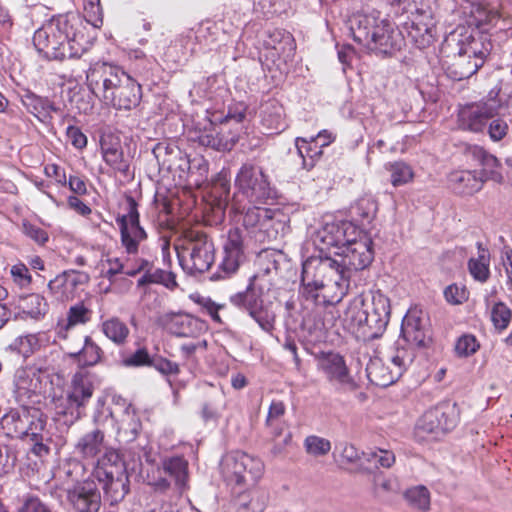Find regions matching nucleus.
<instances>
[{
    "instance_id": "nucleus-32",
    "label": "nucleus",
    "mask_w": 512,
    "mask_h": 512,
    "mask_svg": "<svg viewBox=\"0 0 512 512\" xmlns=\"http://www.w3.org/2000/svg\"><path fill=\"white\" fill-rule=\"evenodd\" d=\"M92 311L88 309L82 302L72 305L68 312L67 317L62 319L57 324L58 336L61 338L67 337V332L77 326L84 325L90 321Z\"/></svg>"
},
{
    "instance_id": "nucleus-64",
    "label": "nucleus",
    "mask_w": 512,
    "mask_h": 512,
    "mask_svg": "<svg viewBox=\"0 0 512 512\" xmlns=\"http://www.w3.org/2000/svg\"><path fill=\"white\" fill-rule=\"evenodd\" d=\"M19 512H52L38 497H27Z\"/></svg>"
},
{
    "instance_id": "nucleus-54",
    "label": "nucleus",
    "mask_w": 512,
    "mask_h": 512,
    "mask_svg": "<svg viewBox=\"0 0 512 512\" xmlns=\"http://www.w3.org/2000/svg\"><path fill=\"white\" fill-rule=\"evenodd\" d=\"M480 344L472 334H464L458 338L455 344V352L459 357H469L477 352Z\"/></svg>"
},
{
    "instance_id": "nucleus-11",
    "label": "nucleus",
    "mask_w": 512,
    "mask_h": 512,
    "mask_svg": "<svg viewBox=\"0 0 512 512\" xmlns=\"http://www.w3.org/2000/svg\"><path fill=\"white\" fill-rule=\"evenodd\" d=\"M334 261L341 276L350 282L353 273L369 267L374 259L372 240L361 231V236L335 251Z\"/></svg>"
},
{
    "instance_id": "nucleus-36",
    "label": "nucleus",
    "mask_w": 512,
    "mask_h": 512,
    "mask_svg": "<svg viewBox=\"0 0 512 512\" xmlns=\"http://www.w3.org/2000/svg\"><path fill=\"white\" fill-rule=\"evenodd\" d=\"M368 302L363 295L355 296L344 311L343 321L349 329L360 333L363 320L367 319L365 315Z\"/></svg>"
},
{
    "instance_id": "nucleus-56",
    "label": "nucleus",
    "mask_w": 512,
    "mask_h": 512,
    "mask_svg": "<svg viewBox=\"0 0 512 512\" xmlns=\"http://www.w3.org/2000/svg\"><path fill=\"white\" fill-rule=\"evenodd\" d=\"M365 455L367 461L377 467L390 468L395 462V455L390 450L377 449Z\"/></svg>"
},
{
    "instance_id": "nucleus-50",
    "label": "nucleus",
    "mask_w": 512,
    "mask_h": 512,
    "mask_svg": "<svg viewBox=\"0 0 512 512\" xmlns=\"http://www.w3.org/2000/svg\"><path fill=\"white\" fill-rule=\"evenodd\" d=\"M407 502L419 510L426 511L430 506V493L424 486H417L405 492Z\"/></svg>"
},
{
    "instance_id": "nucleus-18",
    "label": "nucleus",
    "mask_w": 512,
    "mask_h": 512,
    "mask_svg": "<svg viewBox=\"0 0 512 512\" xmlns=\"http://www.w3.org/2000/svg\"><path fill=\"white\" fill-rule=\"evenodd\" d=\"M461 30L464 32L458 33V30H456L446 38L447 46L450 47L455 44L459 51L473 59H479L481 64L484 65L492 50L491 40L485 34L479 32L473 34L464 28Z\"/></svg>"
},
{
    "instance_id": "nucleus-12",
    "label": "nucleus",
    "mask_w": 512,
    "mask_h": 512,
    "mask_svg": "<svg viewBox=\"0 0 512 512\" xmlns=\"http://www.w3.org/2000/svg\"><path fill=\"white\" fill-rule=\"evenodd\" d=\"M460 411L457 403L442 401L428 409L416 424L418 435H431L436 439L452 431L458 424Z\"/></svg>"
},
{
    "instance_id": "nucleus-29",
    "label": "nucleus",
    "mask_w": 512,
    "mask_h": 512,
    "mask_svg": "<svg viewBox=\"0 0 512 512\" xmlns=\"http://www.w3.org/2000/svg\"><path fill=\"white\" fill-rule=\"evenodd\" d=\"M97 481L101 484L104 498L110 505L121 502L130 490V481L127 472Z\"/></svg>"
},
{
    "instance_id": "nucleus-3",
    "label": "nucleus",
    "mask_w": 512,
    "mask_h": 512,
    "mask_svg": "<svg viewBox=\"0 0 512 512\" xmlns=\"http://www.w3.org/2000/svg\"><path fill=\"white\" fill-rule=\"evenodd\" d=\"M272 266L268 265L255 273L249 278L245 290L229 297V302L233 306L246 312L268 334L274 331L276 321V313L270 299L277 274L275 261Z\"/></svg>"
},
{
    "instance_id": "nucleus-26",
    "label": "nucleus",
    "mask_w": 512,
    "mask_h": 512,
    "mask_svg": "<svg viewBox=\"0 0 512 512\" xmlns=\"http://www.w3.org/2000/svg\"><path fill=\"white\" fill-rule=\"evenodd\" d=\"M407 37L417 48L424 49L434 40L431 21L425 22L422 15H416L403 25Z\"/></svg>"
},
{
    "instance_id": "nucleus-8",
    "label": "nucleus",
    "mask_w": 512,
    "mask_h": 512,
    "mask_svg": "<svg viewBox=\"0 0 512 512\" xmlns=\"http://www.w3.org/2000/svg\"><path fill=\"white\" fill-rule=\"evenodd\" d=\"M176 249L182 268L191 275L208 271L215 261L214 244L203 232H187Z\"/></svg>"
},
{
    "instance_id": "nucleus-30",
    "label": "nucleus",
    "mask_w": 512,
    "mask_h": 512,
    "mask_svg": "<svg viewBox=\"0 0 512 512\" xmlns=\"http://www.w3.org/2000/svg\"><path fill=\"white\" fill-rule=\"evenodd\" d=\"M105 434L96 428L85 433L75 445V452L84 459H94L102 450H105Z\"/></svg>"
},
{
    "instance_id": "nucleus-43",
    "label": "nucleus",
    "mask_w": 512,
    "mask_h": 512,
    "mask_svg": "<svg viewBox=\"0 0 512 512\" xmlns=\"http://www.w3.org/2000/svg\"><path fill=\"white\" fill-rule=\"evenodd\" d=\"M259 204H245L243 211L233 210L235 213L243 214L242 223L246 228H254L257 226H264L265 222L272 219L271 211L266 208H261Z\"/></svg>"
},
{
    "instance_id": "nucleus-16",
    "label": "nucleus",
    "mask_w": 512,
    "mask_h": 512,
    "mask_svg": "<svg viewBox=\"0 0 512 512\" xmlns=\"http://www.w3.org/2000/svg\"><path fill=\"white\" fill-rule=\"evenodd\" d=\"M499 108L500 104L495 99L466 104L458 110L457 125L463 131L481 133L488 121L498 114Z\"/></svg>"
},
{
    "instance_id": "nucleus-19",
    "label": "nucleus",
    "mask_w": 512,
    "mask_h": 512,
    "mask_svg": "<svg viewBox=\"0 0 512 512\" xmlns=\"http://www.w3.org/2000/svg\"><path fill=\"white\" fill-rule=\"evenodd\" d=\"M359 236H361V230L347 220L326 222L317 232V239L325 248L334 247L337 251Z\"/></svg>"
},
{
    "instance_id": "nucleus-24",
    "label": "nucleus",
    "mask_w": 512,
    "mask_h": 512,
    "mask_svg": "<svg viewBox=\"0 0 512 512\" xmlns=\"http://www.w3.org/2000/svg\"><path fill=\"white\" fill-rule=\"evenodd\" d=\"M14 387L18 401L30 399L40 393V376L33 368H19L14 375Z\"/></svg>"
},
{
    "instance_id": "nucleus-2",
    "label": "nucleus",
    "mask_w": 512,
    "mask_h": 512,
    "mask_svg": "<svg viewBox=\"0 0 512 512\" xmlns=\"http://www.w3.org/2000/svg\"><path fill=\"white\" fill-rule=\"evenodd\" d=\"M86 81L96 97L118 110H131L141 101L140 84L117 65L106 62L91 65Z\"/></svg>"
},
{
    "instance_id": "nucleus-20",
    "label": "nucleus",
    "mask_w": 512,
    "mask_h": 512,
    "mask_svg": "<svg viewBox=\"0 0 512 512\" xmlns=\"http://www.w3.org/2000/svg\"><path fill=\"white\" fill-rule=\"evenodd\" d=\"M401 335L410 345L425 347L431 341L428 329V318L419 308L407 311L401 324Z\"/></svg>"
},
{
    "instance_id": "nucleus-48",
    "label": "nucleus",
    "mask_w": 512,
    "mask_h": 512,
    "mask_svg": "<svg viewBox=\"0 0 512 512\" xmlns=\"http://www.w3.org/2000/svg\"><path fill=\"white\" fill-rule=\"evenodd\" d=\"M286 407L282 401L274 400L271 402L266 417V426L271 429V433L277 437L282 433L281 418L284 416Z\"/></svg>"
},
{
    "instance_id": "nucleus-39",
    "label": "nucleus",
    "mask_w": 512,
    "mask_h": 512,
    "mask_svg": "<svg viewBox=\"0 0 512 512\" xmlns=\"http://www.w3.org/2000/svg\"><path fill=\"white\" fill-rule=\"evenodd\" d=\"M75 23L72 24V33L69 32L67 41H63V44L59 47L60 52L62 51L64 56L62 58H52V61H64L67 59H79L86 51L83 41L84 35L77 31Z\"/></svg>"
},
{
    "instance_id": "nucleus-35",
    "label": "nucleus",
    "mask_w": 512,
    "mask_h": 512,
    "mask_svg": "<svg viewBox=\"0 0 512 512\" xmlns=\"http://www.w3.org/2000/svg\"><path fill=\"white\" fill-rule=\"evenodd\" d=\"M103 350L90 336L84 337L81 349L69 352V356L80 366L90 367L101 361Z\"/></svg>"
},
{
    "instance_id": "nucleus-23",
    "label": "nucleus",
    "mask_w": 512,
    "mask_h": 512,
    "mask_svg": "<svg viewBox=\"0 0 512 512\" xmlns=\"http://www.w3.org/2000/svg\"><path fill=\"white\" fill-rule=\"evenodd\" d=\"M127 472L126 465L120 453L114 448H105L104 453L96 460L93 475L97 480L118 476Z\"/></svg>"
},
{
    "instance_id": "nucleus-37",
    "label": "nucleus",
    "mask_w": 512,
    "mask_h": 512,
    "mask_svg": "<svg viewBox=\"0 0 512 512\" xmlns=\"http://www.w3.org/2000/svg\"><path fill=\"white\" fill-rule=\"evenodd\" d=\"M378 205L372 196H363L355 201L350 207L351 217L365 226L370 224L376 217Z\"/></svg>"
},
{
    "instance_id": "nucleus-45",
    "label": "nucleus",
    "mask_w": 512,
    "mask_h": 512,
    "mask_svg": "<svg viewBox=\"0 0 512 512\" xmlns=\"http://www.w3.org/2000/svg\"><path fill=\"white\" fill-rule=\"evenodd\" d=\"M101 331L108 339L117 345L124 344L129 335V328L117 317L105 320L101 325Z\"/></svg>"
},
{
    "instance_id": "nucleus-63",
    "label": "nucleus",
    "mask_w": 512,
    "mask_h": 512,
    "mask_svg": "<svg viewBox=\"0 0 512 512\" xmlns=\"http://www.w3.org/2000/svg\"><path fill=\"white\" fill-rule=\"evenodd\" d=\"M152 273L155 284H162L171 290L177 286L176 275L173 272L163 269H156Z\"/></svg>"
},
{
    "instance_id": "nucleus-1",
    "label": "nucleus",
    "mask_w": 512,
    "mask_h": 512,
    "mask_svg": "<svg viewBox=\"0 0 512 512\" xmlns=\"http://www.w3.org/2000/svg\"><path fill=\"white\" fill-rule=\"evenodd\" d=\"M331 257H310L302 264L300 295L315 305L339 303L349 290Z\"/></svg>"
},
{
    "instance_id": "nucleus-31",
    "label": "nucleus",
    "mask_w": 512,
    "mask_h": 512,
    "mask_svg": "<svg viewBox=\"0 0 512 512\" xmlns=\"http://www.w3.org/2000/svg\"><path fill=\"white\" fill-rule=\"evenodd\" d=\"M482 66L479 59H473L458 50L453 62L447 68V74L452 80L461 81L474 75Z\"/></svg>"
},
{
    "instance_id": "nucleus-46",
    "label": "nucleus",
    "mask_w": 512,
    "mask_h": 512,
    "mask_svg": "<svg viewBox=\"0 0 512 512\" xmlns=\"http://www.w3.org/2000/svg\"><path fill=\"white\" fill-rule=\"evenodd\" d=\"M125 417L121 420V425L118 429V437L120 441L129 443L134 441L141 429V422L135 414H130L129 410L125 411Z\"/></svg>"
},
{
    "instance_id": "nucleus-27",
    "label": "nucleus",
    "mask_w": 512,
    "mask_h": 512,
    "mask_svg": "<svg viewBox=\"0 0 512 512\" xmlns=\"http://www.w3.org/2000/svg\"><path fill=\"white\" fill-rule=\"evenodd\" d=\"M196 139L200 145L221 152L232 150L238 141V138L235 135L226 137L221 131H217L211 121L208 122L203 131L199 132Z\"/></svg>"
},
{
    "instance_id": "nucleus-59",
    "label": "nucleus",
    "mask_w": 512,
    "mask_h": 512,
    "mask_svg": "<svg viewBox=\"0 0 512 512\" xmlns=\"http://www.w3.org/2000/svg\"><path fill=\"white\" fill-rule=\"evenodd\" d=\"M37 339L34 335L20 336L16 338L11 347L18 351L24 357H28L33 352V346Z\"/></svg>"
},
{
    "instance_id": "nucleus-55",
    "label": "nucleus",
    "mask_w": 512,
    "mask_h": 512,
    "mask_svg": "<svg viewBox=\"0 0 512 512\" xmlns=\"http://www.w3.org/2000/svg\"><path fill=\"white\" fill-rule=\"evenodd\" d=\"M491 320L498 330L508 327L511 320V310L502 302L496 303L491 311Z\"/></svg>"
},
{
    "instance_id": "nucleus-52",
    "label": "nucleus",
    "mask_w": 512,
    "mask_h": 512,
    "mask_svg": "<svg viewBox=\"0 0 512 512\" xmlns=\"http://www.w3.org/2000/svg\"><path fill=\"white\" fill-rule=\"evenodd\" d=\"M304 447L308 454L318 457L328 454L331 450V443L323 437L310 435L305 438Z\"/></svg>"
},
{
    "instance_id": "nucleus-22",
    "label": "nucleus",
    "mask_w": 512,
    "mask_h": 512,
    "mask_svg": "<svg viewBox=\"0 0 512 512\" xmlns=\"http://www.w3.org/2000/svg\"><path fill=\"white\" fill-rule=\"evenodd\" d=\"M157 323L178 337H193L202 329L201 321L185 313H164L157 318Z\"/></svg>"
},
{
    "instance_id": "nucleus-41",
    "label": "nucleus",
    "mask_w": 512,
    "mask_h": 512,
    "mask_svg": "<svg viewBox=\"0 0 512 512\" xmlns=\"http://www.w3.org/2000/svg\"><path fill=\"white\" fill-rule=\"evenodd\" d=\"M101 150L103 160L107 165L125 176L128 175L130 165L129 161L124 158L121 147L102 143Z\"/></svg>"
},
{
    "instance_id": "nucleus-44",
    "label": "nucleus",
    "mask_w": 512,
    "mask_h": 512,
    "mask_svg": "<svg viewBox=\"0 0 512 512\" xmlns=\"http://www.w3.org/2000/svg\"><path fill=\"white\" fill-rule=\"evenodd\" d=\"M164 472L175 479L179 487H184L188 477V462L180 456L167 458L162 462Z\"/></svg>"
},
{
    "instance_id": "nucleus-58",
    "label": "nucleus",
    "mask_w": 512,
    "mask_h": 512,
    "mask_svg": "<svg viewBox=\"0 0 512 512\" xmlns=\"http://www.w3.org/2000/svg\"><path fill=\"white\" fill-rule=\"evenodd\" d=\"M152 359L146 348H140L132 355L124 358L122 363L126 367L150 366Z\"/></svg>"
},
{
    "instance_id": "nucleus-10",
    "label": "nucleus",
    "mask_w": 512,
    "mask_h": 512,
    "mask_svg": "<svg viewBox=\"0 0 512 512\" xmlns=\"http://www.w3.org/2000/svg\"><path fill=\"white\" fill-rule=\"evenodd\" d=\"M77 18L59 16L51 19L37 29L33 35V45L38 54L47 61L52 58H62L63 52L59 51L63 41H67L69 32L72 33V24Z\"/></svg>"
},
{
    "instance_id": "nucleus-17",
    "label": "nucleus",
    "mask_w": 512,
    "mask_h": 512,
    "mask_svg": "<svg viewBox=\"0 0 512 512\" xmlns=\"http://www.w3.org/2000/svg\"><path fill=\"white\" fill-rule=\"evenodd\" d=\"M365 315L360 330V336L365 340H373L382 336L390 319V301L382 293H376L371 297L366 307Z\"/></svg>"
},
{
    "instance_id": "nucleus-34",
    "label": "nucleus",
    "mask_w": 512,
    "mask_h": 512,
    "mask_svg": "<svg viewBox=\"0 0 512 512\" xmlns=\"http://www.w3.org/2000/svg\"><path fill=\"white\" fill-rule=\"evenodd\" d=\"M30 407L23 406L20 409H12L2 419V427L8 435L17 438L25 437V426L28 425V411Z\"/></svg>"
},
{
    "instance_id": "nucleus-5",
    "label": "nucleus",
    "mask_w": 512,
    "mask_h": 512,
    "mask_svg": "<svg viewBox=\"0 0 512 512\" xmlns=\"http://www.w3.org/2000/svg\"><path fill=\"white\" fill-rule=\"evenodd\" d=\"M235 188L231 197V210L243 211L245 202L248 204H266L275 197L269 176L261 166L244 163L235 176Z\"/></svg>"
},
{
    "instance_id": "nucleus-61",
    "label": "nucleus",
    "mask_w": 512,
    "mask_h": 512,
    "mask_svg": "<svg viewBox=\"0 0 512 512\" xmlns=\"http://www.w3.org/2000/svg\"><path fill=\"white\" fill-rule=\"evenodd\" d=\"M150 366L165 375H176L180 371L177 363L162 357L153 358Z\"/></svg>"
},
{
    "instance_id": "nucleus-57",
    "label": "nucleus",
    "mask_w": 512,
    "mask_h": 512,
    "mask_svg": "<svg viewBox=\"0 0 512 512\" xmlns=\"http://www.w3.org/2000/svg\"><path fill=\"white\" fill-rule=\"evenodd\" d=\"M488 123L487 132L493 142L501 141L508 134L509 125L504 119L493 117Z\"/></svg>"
},
{
    "instance_id": "nucleus-51",
    "label": "nucleus",
    "mask_w": 512,
    "mask_h": 512,
    "mask_svg": "<svg viewBox=\"0 0 512 512\" xmlns=\"http://www.w3.org/2000/svg\"><path fill=\"white\" fill-rule=\"evenodd\" d=\"M414 358L413 352L405 347H399L397 346L395 348L394 353H392L388 357V364L393 369H399L400 370V377L404 373V371L407 369V367L412 363Z\"/></svg>"
},
{
    "instance_id": "nucleus-53",
    "label": "nucleus",
    "mask_w": 512,
    "mask_h": 512,
    "mask_svg": "<svg viewBox=\"0 0 512 512\" xmlns=\"http://www.w3.org/2000/svg\"><path fill=\"white\" fill-rule=\"evenodd\" d=\"M21 232L40 246H44L49 240V234L36 224L24 219L20 227Z\"/></svg>"
},
{
    "instance_id": "nucleus-6",
    "label": "nucleus",
    "mask_w": 512,
    "mask_h": 512,
    "mask_svg": "<svg viewBox=\"0 0 512 512\" xmlns=\"http://www.w3.org/2000/svg\"><path fill=\"white\" fill-rule=\"evenodd\" d=\"M94 386L90 375L83 371L76 372L67 390L51 399L55 420L67 427L79 421L85 414V407L91 399Z\"/></svg>"
},
{
    "instance_id": "nucleus-14",
    "label": "nucleus",
    "mask_w": 512,
    "mask_h": 512,
    "mask_svg": "<svg viewBox=\"0 0 512 512\" xmlns=\"http://www.w3.org/2000/svg\"><path fill=\"white\" fill-rule=\"evenodd\" d=\"M125 211V214L116 218L121 245L128 254L135 255L140 244L147 239V233L140 225L138 204L132 196H126Z\"/></svg>"
},
{
    "instance_id": "nucleus-25",
    "label": "nucleus",
    "mask_w": 512,
    "mask_h": 512,
    "mask_svg": "<svg viewBox=\"0 0 512 512\" xmlns=\"http://www.w3.org/2000/svg\"><path fill=\"white\" fill-rule=\"evenodd\" d=\"M369 381L379 387H387L400 378V370L393 369L382 358H371L366 366Z\"/></svg>"
},
{
    "instance_id": "nucleus-60",
    "label": "nucleus",
    "mask_w": 512,
    "mask_h": 512,
    "mask_svg": "<svg viewBox=\"0 0 512 512\" xmlns=\"http://www.w3.org/2000/svg\"><path fill=\"white\" fill-rule=\"evenodd\" d=\"M323 147L324 146H321L319 141H316L313 137L311 138L309 147L307 148L308 152H310L309 157H304L303 168L310 170L315 166L317 160L322 156Z\"/></svg>"
},
{
    "instance_id": "nucleus-13",
    "label": "nucleus",
    "mask_w": 512,
    "mask_h": 512,
    "mask_svg": "<svg viewBox=\"0 0 512 512\" xmlns=\"http://www.w3.org/2000/svg\"><path fill=\"white\" fill-rule=\"evenodd\" d=\"M246 241L239 228L230 229L222 247V259L218 270L211 275L213 281L225 280L234 276L246 260Z\"/></svg>"
},
{
    "instance_id": "nucleus-62",
    "label": "nucleus",
    "mask_w": 512,
    "mask_h": 512,
    "mask_svg": "<svg viewBox=\"0 0 512 512\" xmlns=\"http://www.w3.org/2000/svg\"><path fill=\"white\" fill-rule=\"evenodd\" d=\"M66 135L70 143L76 149H83L86 147L87 137L79 127L69 125L66 129Z\"/></svg>"
},
{
    "instance_id": "nucleus-7",
    "label": "nucleus",
    "mask_w": 512,
    "mask_h": 512,
    "mask_svg": "<svg viewBox=\"0 0 512 512\" xmlns=\"http://www.w3.org/2000/svg\"><path fill=\"white\" fill-rule=\"evenodd\" d=\"M354 41L381 55H392L401 48V32L394 30L386 20L373 16L355 17L351 25Z\"/></svg>"
},
{
    "instance_id": "nucleus-47",
    "label": "nucleus",
    "mask_w": 512,
    "mask_h": 512,
    "mask_svg": "<svg viewBox=\"0 0 512 512\" xmlns=\"http://www.w3.org/2000/svg\"><path fill=\"white\" fill-rule=\"evenodd\" d=\"M21 309L23 313L34 319H39L45 315L47 310V303L45 299L39 294H29L21 301Z\"/></svg>"
},
{
    "instance_id": "nucleus-38",
    "label": "nucleus",
    "mask_w": 512,
    "mask_h": 512,
    "mask_svg": "<svg viewBox=\"0 0 512 512\" xmlns=\"http://www.w3.org/2000/svg\"><path fill=\"white\" fill-rule=\"evenodd\" d=\"M267 500V494L260 490L241 494L234 502L235 512H264Z\"/></svg>"
},
{
    "instance_id": "nucleus-40",
    "label": "nucleus",
    "mask_w": 512,
    "mask_h": 512,
    "mask_svg": "<svg viewBox=\"0 0 512 512\" xmlns=\"http://www.w3.org/2000/svg\"><path fill=\"white\" fill-rule=\"evenodd\" d=\"M47 416L38 408L30 407L28 411V425L25 426V437L30 440H43V435L48 434Z\"/></svg>"
},
{
    "instance_id": "nucleus-15",
    "label": "nucleus",
    "mask_w": 512,
    "mask_h": 512,
    "mask_svg": "<svg viewBox=\"0 0 512 512\" xmlns=\"http://www.w3.org/2000/svg\"><path fill=\"white\" fill-rule=\"evenodd\" d=\"M317 369L341 392H353L358 385L342 355L335 352H321L315 356Z\"/></svg>"
},
{
    "instance_id": "nucleus-33",
    "label": "nucleus",
    "mask_w": 512,
    "mask_h": 512,
    "mask_svg": "<svg viewBox=\"0 0 512 512\" xmlns=\"http://www.w3.org/2000/svg\"><path fill=\"white\" fill-rule=\"evenodd\" d=\"M22 103L37 119L45 122L51 119V113H57L59 108L56 107L48 98L38 96L32 92H27L22 96Z\"/></svg>"
},
{
    "instance_id": "nucleus-9",
    "label": "nucleus",
    "mask_w": 512,
    "mask_h": 512,
    "mask_svg": "<svg viewBox=\"0 0 512 512\" xmlns=\"http://www.w3.org/2000/svg\"><path fill=\"white\" fill-rule=\"evenodd\" d=\"M221 474L232 488H249L262 477L264 465L258 458L235 451L226 454L220 464Z\"/></svg>"
},
{
    "instance_id": "nucleus-21",
    "label": "nucleus",
    "mask_w": 512,
    "mask_h": 512,
    "mask_svg": "<svg viewBox=\"0 0 512 512\" xmlns=\"http://www.w3.org/2000/svg\"><path fill=\"white\" fill-rule=\"evenodd\" d=\"M67 498L78 512H98L101 493L93 480L77 481L67 490Z\"/></svg>"
},
{
    "instance_id": "nucleus-49",
    "label": "nucleus",
    "mask_w": 512,
    "mask_h": 512,
    "mask_svg": "<svg viewBox=\"0 0 512 512\" xmlns=\"http://www.w3.org/2000/svg\"><path fill=\"white\" fill-rule=\"evenodd\" d=\"M387 169L391 173V183L395 187L407 184L414 176L412 168L402 161L390 163Z\"/></svg>"
},
{
    "instance_id": "nucleus-28",
    "label": "nucleus",
    "mask_w": 512,
    "mask_h": 512,
    "mask_svg": "<svg viewBox=\"0 0 512 512\" xmlns=\"http://www.w3.org/2000/svg\"><path fill=\"white\" fill-rule=\"evenodd\" d=\"M260 117L261 125L267 133H279L286 128L284 108L276 100L268 101L262 105Z\"/></svg>"
},
{
    "instance_id": "nucleus-42",
    "label": "nucleus",
    "mask_w": 512,
    "mask_h": 512,
    "mask_svg": "<svg viewBox=\"0 0 512 512\" xmlns=\"http://www.w3.org/2000/svg\"><path fill=\"white\" fill-rule=\"evenodd\" d=\"M478 258H471L468 261V269L472 277L479 282H486L489 278V255L482 243H477Z\"/></svg>"
},
{
    "instance_id": "nucleus-4",
    "label": "nucleus",
    "mask_w": 512,
    "mask_h": 512,
    "mask_svg": "<svg viewBox=\"0 0 512 512\" xmlns=\"http://www.w3.org/2000/svg\"><path fill=\"white\" fill-rule=\"evenodd\" d=\"M463 155L482 167L480 172L471 170H458L449 174L450 187L458 194L472 195L478 192L485 181H502L499 171V160L479 145L464 144Z\"/></svg>"
}]
</instances>
